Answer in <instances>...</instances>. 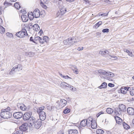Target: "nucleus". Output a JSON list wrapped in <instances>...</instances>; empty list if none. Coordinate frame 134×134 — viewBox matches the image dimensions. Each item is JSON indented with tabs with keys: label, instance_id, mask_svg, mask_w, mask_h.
Instances as JSON below:
<instances>
[{
	"label": "nucleus",
	"instance_id": "nucleus-48",
	"mask_svg": "<svg viewBox=\"0 0 134 134\" xmlns=\"http://www.w3.org/2000/svg\"><path fill=\"white\" fill-rule=\"evenodd\" d=\"M6 35L7 36H8L9 37H10L11 36H12L13 35L12 34H10L9 33H7Z\"/></svg>",
	"mask_w": 134,
	"mask_h": 134
},
{
	"label": "nucleus",
	"instance_id": "nucleus-63",
	"mask_svg": "<svg viewBox=\"0 0 134 134\" xmlns=\"http://www.w3.org/2000/svg\"><path fill=\"white\" fill-rule=\"evenodd\" d=\"M97 126H91V127L92 129H96L97 128Z\"/></svg>",
	"mask_w": 134,
	"mask_h": 134
},
{
	"label": "nucleus",
	"instance_id": "nucleus-43",
	"mask_svg": "<svg viewBox=\"0 0 134 134\" xmlns=\"http://www.w3.org/2000/svg\"><path fill=\"white\" fill-rule=\"evenodd\" d=\"M102 31L103 33L108 32H109V29L107 28L104 29L102 30Z\"/></svg>",
	"mask_w": 134,
	"mask_h": 134
},
{
	"label": "nucleus",
	"instance_id": "nucleus-16",
	"mask_svg": "<svg viewBox=\"0 0 134 134\" xmlns=\"http://www.w3.org/2000/svg\"><path fill=\"white\" fill-rule=\"evenodd\" d=\"M22 20L23 22H26L28 20L29 18L27 16L23 14L21 16Z\"/></svg>",
	"mask_w": 134,
	"mask_h": 134
},
{
	"label": "nucleus",
	"instance_id": "nucleus-24",
	"mask_svg": "<svg viewBox=\"0 0 134 134\" xmlns=\"http://www.w3.org/2000/svg\"><path fill=\"white\" fill-rule=\"evenodd\" d=\"M107 86V83L105 82H104L102 84L98 87L99 89L106 88Z\"/></svg>",
	"mask_w": 134,
	"mask_h": 134
},
{
	"label": "nucleus",
	"instance_id": "nucleus-61",
	"mask_svg": "<svg viewBox=\"0 0 134 134\" xmlns=\"http://www.w3.org/2000/svg\"><path fill=\"white\" fill-rule=\"evenodd\" d=\"M8 4L9 5H12V4L11 3H8V2H4V4Z\"/></svg>",
	"mask_w": 134,
	"mask_h": 134
},
{
	"label": "nucleus",
	"instance_id": "nucleus-32",
	"mask_svg": "<svg viewBox=\"0 0 134 134\" xmlns=\"http://www.w3.org/2000/svg\"><path fill=\"white\" fill-rule=\"evenodd\" d=\"M5 32V30L3 26L0 25V33L2 34L4 33Z\"/></svg>",
	"mask_w": 134,
	"mask_h": 134
},
{
	"label": "nucleus",
	"instance_id": "nucleus-58",
	"mask_svg": "<svg viewBox=\"0 0 134 134\" xmlns=\"http://www.w3.org/2000/svg\"><path fill=\"white\" fill-rule=\"evenodd\" d=\"M73 134H77L78 133L77 131L76 130H73Z\"/></svg>",
	"mask_w": 134,
	"mask_h": 134
},
{
	"label": "nucleus",
	"instance_id": "nucleus-36",
	"mask_svg": "<svg viewBox=\"0 0 134 134\" xmlns=\"http://www.w3.org/2000/svg\"><path fill=\"white\" fill-rule=\"evenodd\" d=\"M41 120H42L40 119L38 120L36 122V125H38V126L41 125V123H42Z\"/></svg>",
	"mask_w": 134,
	"mask_h": 134
},
{
	"label": "nucleus",
	"instance_id": "nucleus-60",
	"mask_svg": "<svg viewBox=\"0 0 134 134\" xmlns=\"http://www.w3.org/2000/svg\"><path fill=\"white\" fill-rule=\"evenodd\" d=\"M128 54L130 56H132V52L129 51L128 53Z\"/></svg>",
	"mask_w": 134,
	"mask_h": 134
},
{
	"label": "nucleus",
	"instance_id": "nucleus-29",
	"mask_svg": "<svg viewBox=\"0 0 134 134\" xmlns=\"http://www.w3.org/2000/svg\"><path fill=\"white\" fill-rule=\"evenodd\" d=\"M35 121H33L31 119H30V121L29 122V125L31 126H36V124Z\"/></svg>",
	"mask_w": 134,
	"mask_h": 134
},
{
	"label": "nucleus",
	"instance_id": "nucleus-31",
	"mask_svg": "<svg viewBox=\"0 0 134 134\" xmlns=\"http://www.w3.org/2000/svg\"><path fill=\"white\" fill-rule=\"evenodd\" d=\"M107 112L109 114H111L113 112V110L111 108H107L106 110Z\"/></svg>",
	"mask_w": 134,
	"mask_h": 134
},
{
	"label": "nucleus",
	"instance_id": "nucleus-38",
	"mask_svg": "<svg viewBox=\"0 0 134 134\" xmlns=\"http://www.w3.org/2000/svg\"><path fill=\"white\" fill-rule=\"evenodd\" d=\"M102 22L101 21H100L97 23L95 25V27L96 28H97L100 25H101L102 24Z\"/></svg>",
	"mask_w": 134,
	"mask_h": 134
},
{
	"label": "nucleus",
	"instance_id": "nucleus-54",
	"mask_svg": "<svg viewBox=\"0 0 134 134\" xmlns=\"http://www.w3.org/2000/svg\"><path fill=\"white\" fill-rule=\"evenodd\" d=\"M123 127L125 130H128L130 128V126H123Z\"/></svg>",
	"mask_w": 134,
	"mask_h": 134
},
{
	"label": "nucleus",
	"instance_id": "nucleus-57",
	"mask_svg": "<svg viewBox=\"0 0 134 134\" xmlns=\"http://www.w3.org/2000/svg\"><path fill=\"white\" fill-rule=\"evenodd\" d=\"M30 120L31 119L33 121H35V118L33 116L30 117Z\"/></svg>",
	"mask_w": 134,
	"mask_h": 134
},
{
	"label": "nucleus",
	"instance_id": "nucleus-8",
	"mask_svg": "<svg viewBox=\"0 0 134 134\" xmlns=\"http://www.w3.org/2000/svg\"><path fill=\"white\" fill-rule=\"evenodd\" d=\"M23 114L21 112L14 113L13 114L14 117L15 119H18L21 118L23 116Z\"/></svg>",
	"mask_w": 134,
	"mask_h": 134
},
{
	"label": "nucleus",
	"instance_id": "nucleus-18",
	"mask_svg": "<svg viewBox=\"0 0 134 134\" xmlns=\"http://www.w3.org/2000/svg\"><path fill=\"white\" fill-rule=\"evenodd\" d=\"M121 112L119 108H116L115 109V113L117 115H120L121 114Z\"/></svg>",
	"mask_w": 134,
	"mask_h": 134
},
{
	"label": "nucleus",
	"instance_id": "nucleus-42",
	"mask_svg": "<svg viewBox=\"0 0 134 134\" xmlns=\"http://www.w3.org/2000/svg\"><path fill=\"white\" fill-rule=\"evenodd\" d=\"M41 37L39 36L36 37H35L34 40L36 41H39Z\"/></svg>",
	"mask_w": 134,
	"mask_h": 134
},
{
	"label": "nucleus",
	"instance_id": "nucleus-49",
	"mask_svg": "<svg viewBox=\"0 0 134 134\" xmlns=\"http://www.w3.org/2000/svg\"><path fill=\"white\" fill-rule=\"evenodd\" d=\"M104 113L102 111H100L97 114V117H98L100 116V115L101 114H103Z\"/></svg>",
	"mask_w": 134,
	"mask_h": 134
},
{
	"label": "nucleus",
	"instance_id": "nucleus-20",
	"mask_svg": "<svg viewBox=\"0 0 134 134\" xmlns=\"http://www.w3.org/2000/svg\"><path fill=\"white\" fill-rule=\"evenodd\" d=\"M119 108L122 111H124L126 110V107L125 105L123 104H120L119 106Z\"/></svg>",
	"mask_w": 134,
	"mask_h": 134
},
{
	"label": "nucleus",
	"instance_id": "nucleus-45",
	"mask_svg": "<svg viewBox=\"0 0 134 134\" xmlns=\"http://www.w3.org/2000/svg\"><path fill=\"white\" fill-rule=\"evenodd\" d=\"M75 68V70H73L74 71V72L76 74H78L79 73V71L78 70V69H77L76 68Z\"/></svg>",
	"mask_w": 134,
	"mask_h": 134
},
{
	"label": "nucleus",
	"instance_id": "nucleus-19",
	"mask_svg": "<svg viewBox=\"0 0 134 134\" xmlns=\"http://www.w3.org/2000/svg\"><path fill=\"white\" fill-rule=\"evenodd\" d=\"M17 71H18V70L17 69V68L15 66L11 69L9 73V74L10 75H12Z\"/></svg>",
	"mask_w": 134,
	"mask_h": 134
},
{
	"label": "nucleus",
	"instance_id": "nucleus-9",
	"mask_svg": "<svg viewBox=\"0 0 134 134\" xmlns=\"http://www.w3.org/2000/svg\"><path fill=\"white\" fill-rule=\"evenodd\" d=\"M67 103V101L64 99H61L59 102V104L58 105V107L59 108H62L66 105Z\"/></svg>",
	"mask_w": 134,
	"mask_h": 134
},
{
	"label": "nucleus",
	"instance_id": "nucleus-12",
	"mask_svg": "<svg viewBox=\"0 0 134 134\" xmlns=\"http://www.w3.org/2000/svg\"><path fill=\"white\" fill-rule=\"evenodd\" d=\"M129 88L130 87H121L120 89L121 93L123 94H125L127 92V91H129Z\"/></svg>",
	"mask_w": 134,
	"mask_h": 134
},
{
	"label": "nucleus",
	"instance_id": "nucleus-11",
	"mask_svg": "<svg viewBox=\"0 0 134 134\" xmlns=\"http://www.w3.org/2000/svg\"><path fill=\"white\" fill-rule=\"evenodd\" d=\"M127 111L128 114L130 115H134V109L132 107H129L127 108Z\"/></svg>",
	"mask_w": 134,
	"mask_h": 134
},
{
	"label": "nucleus",
	"instance_id": "nucleus-52",
	"mask_svg": "<svg viewBox=\"0 0 134 134\" xmlns=\"http://www.w3.org/2000/svg\"><path fill=\"white\" fill-rule=\"evenodd\" d=\"M30 41H32L34 43L37 44V43H36V42L35 41H34V39L32 37H30Z\"/></svg>",
	"mask_w": 134,
	"mask_h": 134
},
{
	"label": "nucleus",
	"instance_id": "nucleus-59",
	"mask_svg": "<svg viewBox=\"0 0 134 134\" xmlns=\"http://www.w3.org/2000/svg\"><path fill=\"white\" fill-rule=\"evenodd\" d=\"M83 47H81V48L78 47L77 48V50H78L79 51H81V50H83Z\"/></svg>",
	"mask_w": 134,
	"mask_h": 134
},
{
	"label": "nucleus",
	"instance_id": "nucleus-41",
	"mask_svg": "<svg viewBox=\"0 0 134 134\" xmlns=\"http://www.w3.org/2000/svg\"><path fill=\"white\" fill-rule=\"evenodd\" d=\"M69 86H70L69 85H68ZM65 87H70V88H71V90L73 91H75L76 90V88H73V87L72 86L70 85V86L69 87L68 86L66 85V84L65 85Z\"/></svg>",
	"mask_w": 134,
	"mask_h": 134
},
{
	"label": "nucleus",
	"instance_id": "nucleus-50",
	"mask_svg": "<svg viewBox=\"0 0 134 134\" xmlns=\"http://www.w3.org/2000/svg\"><path fill=\"white\" fill-rule=\"evenodd\" d=\"M21 126H30L29 122L28 123L25 122L23 123Z\"/></svg>",
	"mask_w": 134,
	"mask_h": 134
},
{
	"label": "nucleus",
	"instance_id": "nucleus-64",
	"mask_svg": "<svg viewBox=\"0 0 134 134\" xmlns=\"http://www.w3.org/2000/svg\"><path fill=\"white\" fill-rule=\"evenodd\" d=\"M35 128L36 129H39L41 126H34Z\"/></svg>",
	"mask_w": 134,
	"mask_h": 134
},
{
	"label": "nucleus",
	"instance_id": "nucleus-44",
	"mask_svg": "<svg viewBox=\"0 0 134 134\" xmlns=\"http://www.w3.org/2000/svg\"><path fill=\"white\" fill-rule=\"evenodd\" d=\"M41 5L44 9H46L47 7L46 6V5H44L43 3H42V2L41 3Z\"/></svg>",
	"mask_w": 134,
	"mask_h": 134
},
{
	"label": "nucleus",
	"instance_id": "nucleus-46",
	"mask_svg": "<svg viewBox=\"0 0 134 134\" xmlns=\"http://www.w3.org/2000/svg\"><path fill=\"white\" fill-rule=\"evenodd\" d=\"M41 126H45L46 125V122L44 120H41Z\"/></svg>",
	"mask_w": 134,
	"mask_h": 134
},
{
	"label": "nucleus",
	"instance_id": "nucleus-25",
	"mask_svg": "<svg viewBox=\"0 0 134 134\" xmlns=\"http://www.w3.org/2000/svg\"><path fill=\"white\" fill-rule=\"evenodd\" d=\"M104 132V131L101 129H98L96 131L97 134H103Z\"/></svg>",
	"mask_w": 134,
	"mask_h": 134
},
{
	"label": "nucleus",
	"instance_id": "nucleus-7",
	"mask_svg": "<svg viewBox=\"0 0 134 134\" xmlns=\"http://www.w3.org/2000/svg\"><path fill=\"white\" fill-rule=\"evenodd\" d=\"M114 73L110 72V71H106L105 75L108 76L105 77V78L109 80H112V77H113L114 76Z\"/></svg>",
	"mask_w": 134,
	"mask_h": 134
},
{
	"label": "nucleus",
	"instance_id": "nucleus-39",
	"mask_svg": "<svg viewBox=\"0 0 134 134\" xmlns=\"http://www.w3.org/2000/svg\"><path fill=\"white\" fill-rule=\"evenodd\" d=\"M99 53L100 54H101L102 55H105L106 53V50L105 51H100L99 52Z\"/></svg>",
	"mask_w": 134,
	"mask_h": 134
},
{
	"label": "nucleus",
	"instance_id": "nucleus-1",
	"mask_svg": "<svg viewBox=\"0 0 134 134\" xmlns=\"http://www.w3.org/2000/svg\"><path fill=\"white\" fill-rule=\"evenodd\" d=\"M3 111L4 110H2V112L0 113V116L1 117L4 119H8L10 118L12 116L11 113L9 111L5 110Z\"/></svg>",
	"mask_w": 134,
	"mask_h": 134
},
{
	"label": "nucleus",
	"instance_id": "nucleus-37",
	"mask_svg": "<svg viewBox=\"0 0 134 134\" xmlns=\"http://www.w3.org/2000/svg\"><path fill=\"white\" fill-rule=\"evenodd\" d=\"M66 84L68 85L66 82H62L60 84V86L62 88L65 87Z\"/></svg>",
	"mask_w": 134,
	"mask_h": 134
},
{
	"label": "nucleus",
	"instance_id": "nucleus-21",
	"mask_svg": "<svg viewBox=\"0 0 134 134\" xmlns=\"http://www.w3.org/2000/svg\"><path fill=\"white\" fill-rule=\"evenodd\" d=\"M98 74H100L101 75H105L106 71L103 70L99 69L98 70Z\"/></svg>",
	"mask_w": 134,
	"mask_h": 134
},
{
	"label": "nucleus",
	"instance_id": "nucleus-2",
	"mask_svg": "<svg viewBox=\"0 0 134 134\" xmlns=\"http://www.w3.org/2000/svg\"><path fill=\"white\" fill-rule=\"evenodd\" d=\"M28 14L29 17L31 15L33 16L32 18H37L40 16V12L39 10L37 9H35L34 11L33 12H30V13H28Z\"/></svg>",
	"mask_w": 134,
	"mask_h": 134
},
{
	"label": "nucleus",
	"instance_id": "nucleus-15",
	"mask_svg": "<svg viewBox=\"0 0 134 134\" xmlns=\"http://www.w3.org/2000/svg\"><path fill=\"white\" fill-rule=\"evenodd\" d=\"M89 118L87 120L84 119L80 123V126H88V122Z\"/></svg>",
	"mask_w": 134,
	"mask_h": 134
},
{
	"label": "nucleus",
	"instance_id": "nucleus-56",
	"mask_svg": "<svg viewBox=\"0 0 134 134\" xmlns=\"http://www.w3.org/2000/svg\"><path fill=\"white\" fill-rule=\"evenodd\" d=\"M63 77L65 79H68V78H71L70 77L66 75V76H63Z\"/></svg>",
	"mask_w": 134,
	"mask_h": 134
},
{
	"label": "nucleus",
	"instance_id": "nucleus-22",
	"mask_svg": "<svg viewBox=\"0 0 134 134\" xmlns=\"http://www.w3.org/2000/svg\"><path fill=\"white\" fill-rule=\"evenodd\" d=\"M33 27L34 30L36 31H38L40 29L39 25L37 24H34L33 25Z\"/></svg>",
	"mask_w": 134,
	"mask_h": 134
},
{
	"label": "nucleus",
	"instance_id": "nucleus-6",
	"mask_svg": "<svg viewBox=\"0 0 134 134\" xmlns=\"http://www.w3.org/2000/svg\"><path fill=\"white\" fill-rule=\"evenodd\" d=\"M31 112L28 111L25 112L23 116V119L24 120H28L30 119L32 115Z\"/></svg>",
	"mask_w": 134,
	"mask_h": 134
},
{
	"label": "nucleus",
	"instance_id": "nucleus-26",
	"mask_svg": "<svg viewBox=\"0 0 134 134\" xmlns=\"http://www.w3.org/2000/svg\"><path fill=\"white\" fill-rule=\"evenodd\" d=\"M129 89H129V91H130V94L132 96L134 95V88H130Z\"/></svg>",
	"mask_w": 134,
	"mask_h": 134
},
{
	"label": "nucleus",
	"instance_id": "nucleus-35",
	"mask_svg": "<svg viewBox=\"0 0 134 134\" xmlns=\"http://www.w3.org/2000/svg\"><path fill=\"white\" fill-rule=\"evenodd\" d=\"M72 38V41L73 42V44L76 42H77L79 41V40L78 39V38L77 37L75 38Z\"/></svg>",
	"mask_w": 134,
	"mask_h": 134
},
{
	"label": "nucleus",
	"instance_id": "nucleus-14",
	"mask_svg": "<svg viewBox=\"0 0 134 134\" xmlns=\"http://www.w3.org/2000/svg\"><path fill=\"white\" fill-rule=\"evenodd\" d=\"M88 126H97L96 121L92 120H90L89 119L88 122Z\"/></svg>",
	"mask_w": 134,
	"mask_h": 134
},
{
	"label": "nucleus",
	"instance_id": "nucleus-33",
	"mask_svg": "<svg viewBox=\"0 0 134 134\" xmlns=\"http://www.w3.org/2000/svg\"><path fill=\"white\" fill-rule=\"evenodd\" d=\"M17 69L18 70V71H19L20 70H21L22 69V67L21 65L20 64H19L18 65L15 66Z\"/></svg>",
	"mask_w": 134,
	"mask_h": 134
},
{
	"label": "nucleus",
	"instance_id": "nucleus-34",
	"mask_svg": "<svg viewBox=\"0 0 134 134\" xmlns=\"http://www.w3.org/2000/svg\"><path fill=\"white\" fill-rule=\"evenodd\" d=\"M70 111V109L67 108H65L63 111V113L64 114H66L69 113Z\"/></svg>",
	"mask_w": 134,
	"mask_h": 134
},
{
	"label": "nucleus",
	"instance_id": "nucleus-13",
	"mask_svg": "<svg viewBox=\"0 0 134 134\" xmlns=\"http://www.w3.org/2000/svg\"><path fill=\"white\" fill-rule=\"evenodd\" d=\"M66 11V9L64 8L63 7L60 9V10L57 13L58 15H59L60 14L61 15H63L64 14Z\"/></svg>",
	"mask_w": 134,
	"mask_h": 134
},
{
	"label": "nucleus",
	"instance_id": "nucleus-17",
	"mask_svg": "<svg viewBox=\"0 0 134 134\" xmlns=\"http://www.w3.org/2000/svg\"><path fill=\"white\" fill-rule=\"evenodd\" d=\"M18 106L19 108L23 111H25L26 109V107L23 104H18Z\"/></svg>",
	"mask_w": 134,
	"mask_h": 134
},
{
	"label": "nucleus",
	"instance_id": "nucleus-4",
	"mask_svg": "<svg viewBox=\"0 0 134 134\" xmlns=\"http://www.w3.org/2000/svg\"><path fill=\"white\" fill-rule=\"evenodd\" d=\"M114 118L116 123L118 124L121 125L122 124V126H124L125 125H126L127 126H129V125H130V124H129L128 123H126L125 122H123L121 119L118 116H115Z\"/></svg>",
	"mask_w": 134,
	"mask_h": 134
},
{
	"label": "nucleus",
	"instance_id": "nucleus-10",
	"mask_svg": "<svg viewBox=\"0 0 134 134\" xmlns=\"http://www.w3.org/2000/svg\"><path fill=\"white\" fill-rule=\"evenodd\" d=\"M39 115L40 119L42 120H44L46 118V115L45 112L44 111L41 112L39 113H38Z\"/></svg>",
	"mask_w": 134,
	"mask_h": 134
},
{
	"label": "nucleus",
	"instance_id": "nucleus-3",
	"mask_svg": "<svg viewBox=\"0 0 134 134\" xmlns=\"http://www.w3.org/2000/svg\"><path fill=\"white\" fill-rule=\"evenodd\" d=\"M15 35L18 37L21 38L27 36V34L26 30L25 29H23L22 31L17 32Z\"/></svg>",
	"mask_w": 134,
	"mask_h": 134
},
{
	"label": "nucleus",
	"instance_id": "nucleus-51",
	"mask_svg": "<svg viewBox=\"0 0 134 134\" xmlns=\"http://www.w3.org/2000/svg\"><path fill=\"white\" fill-rule=\"evenodd\" d=\"M108 86L109 87H113L114 86V85L112 83H110L108 84Z\"/></svg>",
	"mask_w": 134,
	"mask_h": 134
},
{
	"label": "nucleus",
	"instance_id": "nucleus-28",
	"mask_svg": "<svg viewBox=\"0 0 134 134\" xmlns=\"http://www.w3.org/2000/svg\"><path fill=\"white\" fill-rule=\"evenodd\" d=\"M44 106H42L41 107H40L39 109L37 110V113H39L41 112H43V111L42 110L44 109Z\"/></svg>",
	"mask_w": 134,
	"mask_h": 134
},
{
	"label": "nucleus",
	"instance_id": "nucleus-55",
	"mask_svg": "<svg viewBox=\"0 0 134 134\" xmlns=\"http://www.w3.org/2000/svg\"><path fill=\"white\" fill-rule=\"evenodd\" d=\"M96 36H98L99 37H100L101 35V33L99 32H98L96 33Z\"/></svg>",
	"mask_w": 134,
	"mask_h": 134
},
{
	"label": "nucleus",
	"instance_id": "nucleus-5",
	"mask_svg": "<svg viewBox=\"0 0 134 134\" xmlns=\"http://www.w3.org/2000/svg\"><path fill=\"white\" fill-rule=\"evenodd\" d=\"M19 126L20 130L14 132L15 134H23V132H24L27 130L28 126Z\"/></svg>",
	"mask_w": 134,
	"mask_h": 134
},
{
	"label": "nucleus",
	"instance_id": "nucleus-62",
	"mask_svg": "<svg viewBox=\"0 0 134 134\" xmlns=\"http://www.w3.org/2000/svg\"><path fill=\"white\" fill-rule=\"evenodd\" d=\"M49 0H43V2L46 4L47 3Z\"/></svg>",
	"mask_w": 134,
	"mask_h": 134
},
{
	"label": "nucleus",
	"instance_id": "nucleus-40",
	"mask_svg": "<svg viewBox=\"0 0 134 134\" xmlns=\"http://www.w3.org/2000/svg\"><path fill=\"white\" fill-rule=\"evenodd\" d=\"M108 13H104L103 14H98V15L99 16H104L108 15Z\"/></svg>",
	"mask_w": 134,
	"mask_h": 134
},
{
	"label": "nucleus",
	"instance_id": "nucleus-23",
	"mask_svg": "<svg viewBox=\"0 0 134 134\" xmlns=\"http://www.w3.org/2000/svg\"><path fill=\"white\" fill-rule=\"evenodd\" d=\"M43 41H41L42 43H44L45 42L47 43L49 41V38L48 37L46 36H44L42 38Z\"/></svg>",
	"mask_w": 134,
	"mask_h": 134
},
{
	"label": "nucleus",
	"instance_id": "nucleus-53",
	"mask_svg": "<svg viewBox=\"0 0 134 134\" xmlns=\"http://www.w3.org/2000/svg\"><path fill=\"white\" fill-rule=\"evenodd\" d=\"M73 130H69L68 131L69 134H73Z\"/></svg>",
	"mask_w": 134,
	"mask_h": 134
},
{
	"label": "nucleus",
	"instance_id": "nucleus-30",
	"mask_svg": "<svg viewBox=\"0 0 134 134\" xmlns=\"http://www.w3.org/2000/svg\"><path fill=\"white\" fill-rule=\"evenodd\" d=\"M14 6L18 9H19L20 7L19 3L18 2L15 3L14 4Z\"/></svg>",
	"mask_w": 134,
	"mask_h": 134
},
{
	"label": "nucleus",
	"instance_id": "nucleus-27",
	"mask_svg": "<svg viewBox=\"0 0 134 134\" xmlns=\"http://www.w3.org/2000/svg\"><path fill=\"white\" fill-rule=\"evenodd\" d=\"M68 41L69 42V46H70L73 44L72 37L69 38L68 39Z\"/></svg>",
	"mask_w": 134,
	"mask_h": 134
},
{
	"label": "nucleus",
	"instance_id": "nucleus-47",
	"mask_svg": "<svg viewBox=\"0 0 134 134\" xmlns=\"http://www.w3.org/2000/svg\"><path fill=\"white\" fill-rule=\"evenodd\" d=\"M67 41H68V39L65 40L63 41V42L64 44L68 45V43L67 42Z\"/></svg>",
	"mask_w": 134,
	"mask_h": 134
}]
</instances>
